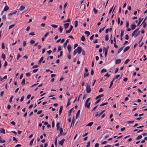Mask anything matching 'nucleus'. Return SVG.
<instances>
[{
	"mask_svg": "<svg viewBox=\"0 0 147 147\" xmlns=\"http://www.w3.org/2000/svg\"><path fill=\"white\" fill-rule=\"evenodd\" d=\"M9 9V7L7 5L5 6V8L3 10L5 11H6Z\"/></svg>",
	"mask_w": 147,
	"mask_h": 147,
	"instance_id": "obj_15",
	"label": "nucleus"
},
{
	"mask_svg": "<svg viewBox=\"0 0 147 147\" xmlns=\"http://www.w3.org/2000/svg\"><path fill=\"white\" fill-rule=\"evenodd\" d=\"M113 7H114V5H113V7H112V8L110 9V10L109 11V14H111L112 11V10L113 8Z\"/></svg>",
	"mask_w": 147,
	"mask_h": 147,
	"instance_id": "obj_47",
	"label": "nucleus"
},
{
	"mask_svg": "<svg viewBox=\"0 0 147 147\" xmlns=\"http://www.w3.org/2000/svg\"><path fill=\"white\" fill-rule=\"evenodd\" d=\"M71 31V30L69 29V30H66V33L67 34L69 33Z\"/></svg>",
	"mask_w": 147,
	"mask_h": 147,
	"instance_id": "obj_55",
	"label": "nucleus"
},
{
	"mask_svg": "<svg viewBox=\"0 0 147 147\" xmlns=\"http://www.w3.org/2000/svg\"><path fill=\"white\" fill-rule=\"evenodd\" d=\"M101 100V98L99 99L98 100L95 102V105H96L98 102H99Z\"/></svg>",
	"mask_w": 147,
	"mask_h": 147,
	"instance_id": "obj_42",
	"label": "nucleus"
},
{
	"mask_svg": "<svg viewBox=\"0 0 147 147\" xmlns=\"http://www.w3.org/2000/svg\"><path fill=\"white\" fill-rule=\"evenodd\" d=\"M62 53H63L62 51H60V54H59V55H58V58H59L60 57L62 56Z\"/></svg>",
	"mask_w": 147,
	"mask_h": 147,
	"instance_id": "obj_46",
	"label": "nucleus"
},
{
	"mask_svg": "<svg viewBox=\"0 0 147 147\" xmlns=\"http://www.w3.org/2000/svg\"><path fill=\"white\" fill-rule=\"evenodd\" d=\"M93 11L94 13L95 14L97 13L98 11L95 8H93Z\"/></svg>",
	"mask_w": 147,
	"mask_h": 147,
	"instance_id": "obj_34",
	"label": "nucleus"
},
{
	"mask_svg": "<svg viewBox=\"0 0 147 147\" xmlns=\"http://www.w3.org/2000/svg\"><path fill=\"white\" fill-rule=\"evenodd\" d=\"M130 48V47L129 46H127L123 50V52H125L127 51V50H128Z\"/></svg>",
	"mask_w": 147,
	"mask_h": 147,
	"instance_id": "obj_13",
	"label": "nucleus"
},
{
	"mask_svg": "<svg viewBox=\"0 0 147 147\" xmlns=\"http://www.w3.org/2000/svg\"><path fill=\"white\" fill-rule=\"evenodd\" d=\"M78 25V21L77 20H75V27H77Z\"/></svg>",
	"mask_w": 147,
	"mask_h": 147,
	"instance_id": "obj_18",
	"label": "nucleus"
},
{
	"mask_svg": "<svg viewBox=\"0 0 147 147\" xmlns=\"http://www.w3.org/2000/svg\"><path fill=\"white\" fill-rule=\"evenodd\" d=\"M84 33L85 34H86L87 35V36H88L90 34V32H89V31H85V32H84Z\"/></svg>",
	"mask_w": 147,
	"mask_h": 147,
	"instance_id": "obj_29",
	"label": "nucleus"
},
{
	"mask_svg": "<svg viewBox=\"0 0 147 147\" xmlns=\"http://www.w3.org/2000/svg\"><path fill=\"white\" fill-rule=\"evenodd\" d=\"M74 121H75L74 118V117H73V119H72V123H71V127L72 126V124H73V126L74 125Z\"/></svg>",
	"mask_w": 147,
	"mask_h": 147,
	"instance_id": "obj_36",
	"label": "nucleus"
},
{
	"mask_svg": "<svg viewBox=\"0 0 147 147\" xmlns=\"http://www.w3.org/2000/svg\"><path fill=\"white\" fill-rule=\"evenodd\" d=\"M69 23H67L65 24V29H66L69 26Z\"/></svg>",
	"mask_w": 147,
	"mask_h": 147,
	"instance_id": "obj_16",
	"label": "nucleus"
},
{
	"mask_svg": "<svg viewBox=\"0 0 147 147\" xmlns=\"http://www.w3.org/2000/svg\"><path fill=\"white\" fill-rule=\"evenodd\" d=\"M90 102H88L87 103H86V102H85V107H87L88 108H89L90 107Z\"/></svg>",
	"mask_w": 147,
	"mask_h": 147,
	"instance_id": "obj_7",
	"label": "nucleus"
},
{
	"mask_svg": "<svg viewBox=\"0 0 147 147\" xmlns=\"http://www.w3.org/2000/svg\"><path fill=\"white\" fill-rule=\"evenodd\" d=\"M38 65H33L32 66V67L33 68H36L37 67H38Z\"/></svg>",
	"mask_w": 147,
	"mask_h": 147,
	"instance_id": "obj_53",
	"label": "nucleus"
},
{
	"mask_svg": "<svg viewBox=\"0 0 147 147\" xmlns=\"http://www.w3.org/2000/svg\"><path fill=\"white\" fill-rule=\"evenodd\" d=\"M5 140H3L2 138L0 139V143H5Z\"/></svg>",
	"mask_w": 147,
	"mask_h": 147,
	"instance_id": "obj_27",
	"label": "nucleus"
},
{
	"mask_svg": "<svg viewBox=\"0 0 147 147\" xmlns=\"http://www.w3.org/2000/svg\"><path fill=\"white\" fill-rule=\"evenodd\" d=\"M24 8H25L24 7L23 5H22L20 6V9L21 10H22L23 9H24Z\"/></svg>",
	"mask_w": 147,
	"mask_h": 147,
	"instance_id": "obj_44",
	"label": "nucleus"
},
{
	"mask_svg": "<svg viewBox=\"0 0 147 147\" xmlns=\"http://www.w3.org/2000/svg\"><path fill=\"white\" fill-rule=\"evenodd\" d=\"M35 42V41L33 40H32L30 41V43L31 44H32Z\"/></svg>",
	"mask_w": 147,
	"mask_h": 147,
	"instance_id": "obj_63",
	"label": "nucleus"
},
{
	"mask_svg": "<svg viewBox=\"0 0 147 147\" xmlns=\"http://www.w3.org/2000/svg\"><path fill=\"white\" fill-rule=\"evenodd\" d=\"M82 51V48L80 47H77V49L74 50L73 53L74 55H75L77 53L79 54H80Z\"/></svg>",
	"mask_w": 147,
	"mask_h": 147,
	"instance_id": "obj_1",
	"label": "nucleus"
},
{
	"mask_svg": "<svg viewBox=\"0 0 147 147\" xmlns=\"http://www.w3.org/2000/svg\"><path fill=\"white\" fill-rule=\"evenodd\" d=\"M105 40H106L107 41L109 40V36L108 35H106L105 37Z\"/></svg>",
	"mask_w": 147,
	"mask_h": 147,
	"instance_id": "obj_58",
	"label": "nucleus"
},
{
	"mask_svg": "<svg viewBox=\"0 0 147 147\" xmlns=\"http://www.w3.org/2000/svg\"><path fill=\"white\" fill-rule=\"evenodd\" d=\"M74 108V107L72 108V109H70L68 111V114H69V116L70 115H71V113L72 112V109H73Z\"/></svg>",
	"mask_w": 147,
	"mask_h": 147,
	"instance_id": "obj_21",
	"label": "nucleus"
},
{
	"mask_svg": "<svg viewBox=\"0 0 147 147\" xmlns=\"http://www.w3.org/2000/svg\"><path fill=\"white\" fill-rule=\"evenodd\" d=\"M21 146V145L20 144H18L17 145H16L15 147H20Z\"/></svg>",
	"mask_w": 147,
	"mask_h": 147,
	"instance_id": "obj_64",
	"label": "nucleus"
},
{
	"mask_svg": "<svg viewBox=\"0 0 147 147\" xmlns=\"http://www.w3.org/2000/svg\"><path fill=\"white\" fill-rule=\"evenodd\" d=\"M59 123H57V124L56 126L57 127V130H58L60 128L59 126Z\"/></svg>",
	"mask_w": 147,
	"mask_h": 147,
	"instance_id": "obj_35",
	"label": "nucleus"
},
{
	"mask_svg": "<svg viewBox=\"0 0 147 147\" xmlns=\"http://www.w3.org/2000/svg\"><path fill=\"white\" fill-rule=\"evenodd\" d=\"M90 99H91L90 98H88L86 100L85 102H86V103H88V102L90 100Z\"/></svg>",
	"mask_w": 147,
	"mask_h": 147,
	"instance_id": "obj_60",
	"label": "nucleus"
},
{
	"mask_svg": "<svg viewBox=\"0 0 147 147\" xmlns=\"http://www.w3.org/2000/svg\"><path fill=\"white\" fill-rule=\"evenodd\" d=\"M4 94V91H2L0 93V96L1 97H2Z\"/></svg>",
	"mask_w": 147,
	"mask_h": 147,
	"instance_id": "obj_61",
	"label": "nucleus"
},
{
	"mask_svg": "<svg viewBox=\"0 0 147 147\" xmlns=\"http://www.w3.org/2000/svg\"><path fill=\"white\" fill-rule=\"evenodd\" d=\"M120 76L119 75H117L113 78V80L115 79H117Z\"/></svg>",
	"mask_w": 147,
	"mask_h": 147,
	"instance_id": "obj_28",
	"label": "nucleus"
},
{
	"mask_svg": "<svg viewBox=\"0 0 147 147\" xmlns=\"http://www.w3.org/2000/svg\"><path fill=\"white\" fill-rule=\"evenodd\" d=\"M89 75V73H85L84 74V77H88V76Z\"/></svg>",
	"mask_w": 147,
	"mask_h": 147,
	"instance_id": "obj_37",
	"label": "nucleus"
},
{
	"mask_svg": "<svg viewBox=\"0 0 147 147\" xmlns=\"http://www.w3.org/2000/svg\"><path fill=\"white\" fill-rule=\"evenodd\" d=\"M70 99H69L68 100V103L66 107H67L68 106L70 105L71 104Z\"/></svg>",
	"mask_w": 147,
	"mask_h": 147,
	"instance_id": "obj_24",
	"label": "nucleus"
},
{
	"mask_svg": "<svg viewBox=\"0 0 147 147\" xmlns=\"http://www.w3.org/2000/svg\"><path fill=\"white\" fill-rule=\"evenodd\" d=\"M63 131V128L62 127H60V132H59V136H60L62 135H63L64 134L63 133H62Z\"/></svg>",
	"mask_w": 147,
	"mask_h": 147,
	"instance_id": "obj_9",
	"label": "nucleus"
},
{
	"mask_svg": "<svg viewBox=\"0 0 147 147\" xmlns=\"http://www.w3.org/2000/svg\"><path fill=\"white\" fill-rule=\"evenodd\" d=\"M107 71V70L106 69H103L101 70V72L102 73L103 72H106Z\"/></svg>",
	"mask_w": 147,
	"mask_h": 147,
	"instance_id": "obj_51",
	"label": "nucleus"
},
{
	"mask_svg": "<svg viewBox=\"0 0 147 147\" xmlns=\"http://www.w3.org/2000/svg\"><path fill=\"white\" fill-rule=\"evenodd\" d=\"M58 137L57 136H56L55 138V145L56 146H57V140Z\"/></svg>",
	"mask_w": 147,
	"mask_h": 147,
	"instance_id": "obj_10",
	"label": "nucleus"
},
{
	"mask_svg": "<svg viewBox=\"0 0 147 147\" xmlns=\"http://www.w3.org/2000/svg\"><path fill=\"white\" fill-rule=\"evenodd\" d=\"M146 20V19H144V20L143 21L142 23L141 24L140 26H140L141 25L143 24V23H144V24L143 25V28H145L146 27V22H145V21Z\"/></svg>",
	"mask_w": 147,
	"mask_h": 147,
	"instance_id": "obj_4",
	"label": "nucleus"
},
{
	"mask_svg": "<svg viewBox=\"0 0 147 147\" xmlns=\"http://www.w3.org/2000/svg\"><path fill=\"white\" fill-rule=\"evenodd\" d=\"M93 124V122H91L89 123L87 125V126H91Z\"/></svg>",
	"mask_w": 147,
	"mask_h": 147,
	"instance_id": "obj_33",
	"label": "nucleus"
},
{
	"mask_svg": "<svg viewBox=\"0 0 147 147\" xmlns=\"http://www.w3.org/2000/svg\"><path fill=\"white\" fill-rule=\"evenodd\" d=\"M124 47V46H123L120 48L117 51V53L119 54L122 51Z\"/></svg>",
	"mask_w": 147,
	"mask_h": 147,
	"instance_id": "obj_14",
	"label": "nucleus"
},
{
	"mask_svg": "<svg viewBox=\"0 0 147 147\" xmlns=\"http://www.w3.org/2000/svg\"><path fill=\"white\" fill-rule=\"evenodd\" d=\"M51 26L54 28H56L58 27L57 25L55 24H51Z\"/></svg>",
	"mask_w": 147,
	"mask_h": 147,
	"instance_id": "obj_22",
	"label": "nucleus"
},
{
	"mask_svg": "<svg viewBox=\"0 0 147 147\" xmlns=\"http://www.w3.org/2000/svg\"><path fill=\"white\" fill-rule=\"evenodd\" d=\"M134 122V121H127V123L128 124H131L133 123Z\"/></svg>",
	"mask_w": 147,
	"mask_h": 147,
	"instance_id": "obj_52",
	"label": "nucleus"
},
{
	"mask_svg": "<svg viewBox=\"0 0 147 147\" xmlns=\"http://www.w3.org/2000/svg\"><path fill=\"white\" fill-rule=\"evenodd\" d=\"M7 65V63L6 61H5V62L4 66L5 67H6Z\"/></svg>",
	"mask_w": 147,
	"mask_h": 147,
	"instance_id": "obj_62",
	"label": "nucleus"
},
{
	"mask_svg": "<svg viewBox=\"0 0 147 147\" xmlns=\"http://www.w3.org/2000/svg\"><path fill=\"white\" fill-rule=\"evenodd\" d=\"M80 110H79L78 111V112L76 113V118H77L79 116V114L80 113Z\"/></svg>",
	"mask_w": 147,
	"mask_h": 147,
	"instance_id": "obj_23",
	"label": "nucleus"
},
{
	"mask_svg": "<svg viewBox=\"0 0 147 147\" xmlns=\"http://www.w3.org/2000/svg\"><path fill=\"white\" fill-rule=\"evenodd\" d=\"M108 102H105V103H102V104H100V106H104L105 105H107L108 104Z\"/></svg>",
	"mask_w": 147,
	"mask_h": 147,
	"instance_id": "obj_45",
	"label": "nucleus"
},
{
	"mask_svg": "<svg viewBox=\"0 0 147 147\" xmlns=\"http://www.w3.org/2000/svg\"><path fill=\"white\" fill-rule=\"evenodd\" d=\"M121 62V60L120 59H118L115 60V63L116 64H119Z\"/></svg>",
	"mask_w": 147,
	"mask_h": 147,
	"instance_id": "obj_12",
	"label": "nucleus"
},
{
	"mask_svg": "<svg viewBox=\"0 0 147 147\" xmlns=\"http://www.w3.org/2000/svg\"><path fill=\"white\" fill-rule=\"evenodd\" d=\"M63 107L62 106H61L60 107V108L59 109V115H60L61 112H62V109H63Z\"/></svg>",
	"mask_w": 147,
	"mask_h": 147,
	"instance_id": "obj_19",
	"label": "nucleus"
},
{
	"mask_svg": "<svg viewBox=\"0 0 147 147\" xmlns=\"http://www.w3.org/2000/svg\"><path fill=\"white\" fill-rule=\"evenodd\" d=\"M34 140V139L33 138L30 141V146H32V145Z\"/></svg>",
	"mask_w": 147,
	"mask_h": 147,
	"instance_id": "obj_41",
	"label": "nucleus"
},
{
	"mask_svg": "<svg viewBox=\"0 0 147 147\" xmlns=\"http://www.w3.org/2000/svg\"><path fill=\"white\" fill-rule=\"evenodd\" d=\"M86 91L88 93H89L91 91V89L90 88V85L88 84H86Z\"/></svg>",
	"mask_w": 147,
	"mask_h": 147,
	"instance_id": "obj_2",
	"label": "nucleus"
},
{
	"mask_svg": "<svg viewBox=\"0 0 147 147\" xmlns=\"http://www.w3.org/2000/svg\"><path fill=\"white\" fill-rule=\"evenodd\" d=\"M143 19H139V22L138 24L137 25V26H139L140 25V24L141 22L142 21Z\"/></svg>",
	"mask_w": 147,
	"mask_h": 147,
	"instance_id": "obj_40",
	"label": "nucleus"
},
{
	"mask_svg": "<svg viewBox=\"0 0 147 147\" xmlns=\"http://www.w3.org/2000/svg\"><path fill=\"white\" fill-rule=\"evenodd\" d=\"M13 97V96H12L10 98L9 102H11L12 101V100Z\"/></svg>",
	"mask_w": 147,
	"mask_h": 147,
	"instance_id": "obj_57",
	"label": "nucleus"
},
{
	"mask_svg": "<svg viewBox=\"0 0 147 147\" xmlns=\"http://www.w3.org/2000/svg\"><path fill=\"white\" fill-rule=\"evenodd\" d=\"M17 12V11H15L13 12L12 13H10L8 14V16H12L13 15H14Z\"/></svg>",
	"mask_w": 147,
	"mask_h": 147,
	"instance_id": "obj_17",
	"label": "nucleus"
},
{
	"mask_svg": "<svg viewBox=\"0 0 147 147\" xmlns=\"http://www.w3.org/2000/svg\"><path fill=\"white\" fill-rule=\"evenodd\" d=\"M2 48L3 49H4L5 48V44L4 42H3L2 44Z\"/></svg>",
	"mask_w": 147,
	"mask_h": 147,
	"instance_id": "obj_49",
	"label": "nucleus"
},
{
	"mask_svg": "<svg viewBox=\"0 0 147 147\" xmlns=\"http://www.w3.org/2000/svg\"><path fill=\"white\" fill-rule=\"evenodd\" d=\"M1 57L4 60H5V54L4 53H3L1 55Z\"/></svg>",
	"mask_w": 147,
	"mask_h": 147,
	"instance_id": "obj_39",
	"label": "nucleus"
},
{
	"mask_svg": "<svg viewBox=\"0 0 147 147\" xmlns=\"http://www.w3.org/2000/svg\"><path fill=\"white\" fill-rule=\"evenodd\" d=\"M129 36L128 34H126L125 36V38L127 40L129 39Z\"/></svg>",
	"mask_w": 147,
	"mask_h": 147,
	"instance_id": "obj_54",
	"label": "nucleus"
},
{
	"mask_svg": "<svg viewBox=\"0 0 147 147\" xmlns=\"http://www.w3.org/2000/svg\"><path fill=\"white\" fill-rule=\"evenodd\" d=\"M61 46H58V51H61Z\"/></svg>",
	"mask_w": 147,
	"mask_h": 147,
	"instance_id": "obj_59",
	"label": "nucleus"
},
{
	"mask_svg": "<svg viewBox=\"0 0 147 147\" xmlns=\"http://www.w3.org/2000/svg\"><path fill=\"white\" fill-rule=\"evenodd\" d=\"M123 33L124 31L123 30H121L120 34V37H121V36H123Z\"/></svg>",
	"mask_w": 147,
	"mask_h": 147,
	"instance_id": "obj_43",
	"label": "nucleus"
},
{
	"mask_svg": "<svg viewBox=\"0 0 147 147\" xmlns=\"http://www.w3.org/2000/svg\"><path fill=\"white\" fill-rule=\"evenodd\" d=\"M139 29L140 28H139L135 30L131 34L132 36H133L135 35H136L138 31L139 30Z\"/></svg>",
	"mask_w": 147,
	"mask_h": 147,
	"instance_id": "obj_3",
	"label": "nucleus"
},
{
	"mask_svg": "<svg viewBox=\"0 0 147 147\" xmlns=\"http://www.w3.org/2000/svg\"><path fill=\"white\" fill-rule=\"evenodd\" d=\"M94 70L93 69H91V75H93L94 74Z\"/></svg>",
	"mask_w": 147,
	"mask_h": 147,
	"instance_id": "obj_56",
	"label": "nucleus"
},
{
	"mask_svg": "<svg viewBox=\"0 0 147 147\" xmlns=\"http://www.w3.org/2000/svg\"><path fill=\"white\" fill-rule=\"evenodd\" d=\"M85 5H82L80 6V9H84L85 8Z\"/></svg>",
	"mask_w": 147,
	"mask_h": 147,
	"instance_id": "obj_32",
	"label": "nucleus"
},
{
	"mask_svg": "<svg viewBox=\"0 0 147 147\" xmlns=\"http://www.w3.org/2000/svg\"><path fill=\"white\" fill-rule=\"evenodd\" d=\"M113 81L114 80H113L111 82L110 85L109 87V88H111V86H112L113 84Z\"/></svg>",
	"mask_w": 147,
	"mask_h": 147,
	"instance_id": "obj_31",
	"label": "nucleus"
},
{
	"mask_svg": "<svg viewBox=\"0 0 147 147\" xmlns=\"http://www.w3.org/2000/svg\"><path fill=\"white\" fill-rule=\"evenodd\" d=\"M136 25L134 24H133L131 25V28L132 30H134L135 28H136Z\"/></svg>",
	"mask_w": 147,
	"mask_h": 147,
	"instance_id": "obj_11",
	"label": "nucleus"
},
{
	"mask_svg": "<svg viewBox=\"0 0 147 147\" xmlns=\"http://www.w3.org/2000/svg\"><path fill=\"white\" fill-rule=\"evenodd\" d=\"M15 26V24H12V25H11L9 26V29H10L12 28H13V27H14Z\"/></svg>",
	"mask_w": 147,
	"mask_h": 147,
	"instance_id": "obj_30",
	"label": "nucleus"
},
{
	"mask_svg": "<svg viewBox=\"0 0 147 147\" xmlns=\"http://www.w3.org/2000/svg\"><path fill=\"white\" fill-rule=\"evenodd\" d=\"M103 50L104 51H105V57H106L107 54V49H106V48L105 47H104L103 48Z\"/></svg>",
	"mask_w": 147,
	"mask_h": 147,
	"instance_id": "obj_6",
	"label": "nucleus"
},
{
	"mask_svg": "<svg viewBox=\"0 0 147 147\" xmlns=\"http://www.w3.org/2000/svg\"><path fill=\"white\" fill-rule=\"evenodd\" d=\"M59 29L60 33H61L62 32L63 29L61 26H60V27L59 28Z\"/></svg>",
	"mask_w": 147,
	"mask_h": 147,
	"instance_id": "obj_38",
	"label": "nucleus"
},
{
	"mask_svg": "<svg viewBox=\"0 0 147 147\" xmlns=\"http://www.w3.org/2000/svg\"><path fill=\"white\" fill-rule=\"evenodd\" d=\"M0 132L4 134L5 133V129L3 128H2L0 130Z\"/></svg>",
	"mask_w": 147,
	"mask_h": 147,
	"instance_id": "obj_20",
	"label": "nucleus"
},
{
	"mask_svg": "<svg viewBox=\"0 0 147 147\" xmlns=\"http://www.w3.org/2000/svg\"><path fill=\"white\" fill-rule=\"evenodd\" d=\"M142 137V136L141 135H139L137 137L136 139L137 140H139Z\"/></svg>",
	"mask_w": 147,
	"mask_h": 147,
	"instance_id": "obj_25",
	"label": "nucleus"
},
{
	"mask_svg": "<svg viewBox=\"0 0 147 147\" xmlns=\"http://www.w3.org/2000/svg\"><path fill=\"white\" fill-rule=\"evenodd\" d=\"M105 110L102 111L99 114V116H100L101 115H102L105 111Z\"/></svg>",
	"mask_w": 147,
	"mask_h": 147,
	"instance_id": "obj_50",
	"label": "nucleus"
},
{
	"mask_svg": "<svg viewBox=\"0 0 147 147\" xmlns=\"http://www.w3.org/2000/svg\"><path fill=\"white\" fill-rule=\"evenodd\" d=\"M25 79H23L22 82H21V84L22 85H24L25 84Z\"/></svg>",
	"mask_w": 147,
	"mask_h": 147,
	"instance_id": "obj_26",
	"label": "nucleus"
},
{
	"mask_svg": "<svg viewBox=\"0 0 147 147\" xmlns=\"http://www.w3.org/2000/svg\"><path fill=\"white\" fill-rule=\"evenodd\" d=\"M64 141V138L62 140L59 142V145H60L61 146H62L63 144Z\"/></svg>",
	"mask_w": 147,
	"mask_h": 147,
	"instance_id": "obj_8",
	"label": "nucleus"
},
{
	"mask_svg": "<svg viewBox=\"0 0 147 147\" xmlns=\"http://www.w3.org/2000/svg\"><path fill=\"white\" fill-rule=\"evenodd\" d=\"M81 40L82 41H84L85 40V37L84 36H82L81 37Z\"/></svg>",
	"mask_w": 147,
	"mask_h": 147,
	"instance_id": "obj_48",
	"label": "nucleus"
},
{
	"mask_svg": "<svg viewBox=\"0 0 147 147\" xmlns=\"http://www.w3.org/2000/svg\"><path fill=\"white\" fill-rule=\"evenodd\" d=\"M67 48L68 50L69 53H70L71 51V47L70 45H68L67 46Z\"/></svg>",
	"mask_w": 147,
	"mask_h": 147,
	"instance_id": "obj_5",
	"label": "nucleus"
}]
</instances>
